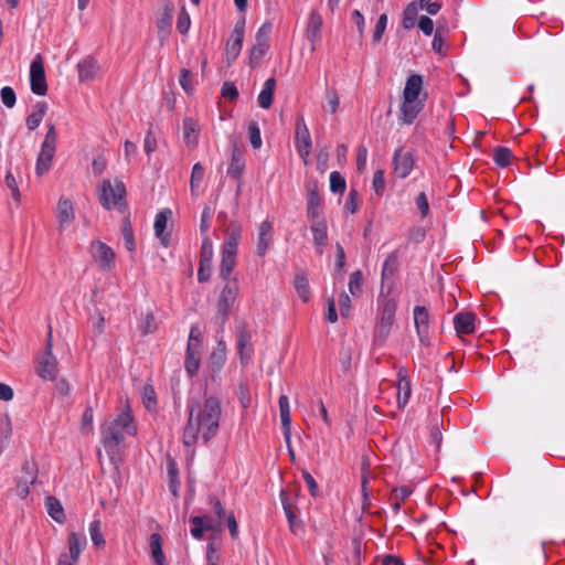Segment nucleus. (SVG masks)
<instances>
[{"mask_svg":"<svg viewBox=\"0 0 565 565\" xmlns=\"http://www.w3.org/2000/svg\"><path fill=\"white\" fill-rule=\"evenodd\" d=\"M188 420L183 429L182 441L184 446L192 447L198 440L200 434L207 444L218 431L222 414L221 399L215 395L205 397L203 403L199 401H188Z\"/></svg>","mask_w":565,"mask_h":565,"instance_id":"f257e3e1","label":"nucleus"},{"mask_svg":"<svg viewBox=\"0 0 565 565\" xmlns=\"http://www.w3.org/2000/svg\"><path fill=\"white\" fill-rule=\"evenodd\" d=\"M125 434L135 436L137 427L129 406L118 414L113 420L100 426L102 444L110 459L118 452V446L125 440Z\"/></svg>","mask_w":565,"mask_h":565,"instance_id":"f03ea898","label":"nucleus"},{"mask_svg":"<svg viewBox=\"0 0 565 565\" xmlns=\"http://www.w3.org/2000/svg\"><path fill=\"white\" fill-rule=\"evenodd\" d=\"M98 199L105 210L116 207L121 214L126 213V186L121 180H115L114 184L108 179L103 180Z\"/></svg>","mask_w":565,"mask_h":565,"instance_id":"7ed1b4c3","label":"nucleus"},{"mask_svg":"<svg viewBox=\"0 0 565 565\" xmlns=\"http://www.w3.org/2000/svg\"><path fill=\"white\" fill-rule=\"evenodd\" d=\"M57 132L53 124L47 125V131L41 145V150L36 158L35 172L39 177L49 172L56 152Z\"/></svg>","mask_w":565,"mask_h":565,"instance_id":"20e7f679","label":"nucleus"},{"mask_svg":"<svg viewBox=\"0 0 565 565\" xmlns=\"http://www.w3.org/2000/svg\"><path fill=\"white\" fill-rule=\"evenodd\" d=\"M223 281L225 284L220 291L215 307L216 315L220 318L222 324L228 320L239 291L238 281L236 278Z\"/></svg>","mask_w":565,"mask_h":565,"instance_id":"39448f33","label":"nucleus"},{"mask_svg":"<svg viewBox=\"0 0 565 565\" xmlns=\"http://www.w3.org/2000/svg\"><path fill=\"white\" fill-rule=\"evenodd\" d=\"M57 360L53 354L52 330L47 333L45 352L39 360L36 374L44 381H54L57 376Z\"/></svg>","mask_w":565,"mask_h":565,"instance_id":"423d86ee","label":"nucleus"},{"mask_svg":"<svg viewBox=\"0 0 565 565\" xmlns=\"http://www.w3.org/2000/svg\"><path fill=\"white\" fill-rule=\"evenodd\" d=\"M416 150L413 148L405 149L404 147H399L394 151L392 164L394 168L395 174L399 179L407 178L416 163Z\"/></svg>","mask_w":565,"mask_h":565,"instance_id":"0eeeda50","label":"nucleus"},{"mask_svg":"<svg viewBox=\"0 0 565 565\" xmlns=\"http://www.w3.org/2000/svg\"><path fill=\"white\" fill-rule=\"evenodd\" d=\"M295 143L300 158L303 160V163L308 164L312 140L303 116H298L296 120Z\"/></svg>","mask_w":565,"mask_h":565,"instance_id":"6e6552de","label":"nucleus"},{"mask_svg":"<svg viewBox=\"0 0 565 565\" xmlns=\"http://www.w3.org/2000/svg\"><path fill=\"white\" fill-rule=\"evenodd\" d=\"M245 34V22L244 20L238 21L228 39L225 47V60L228 66H231L238 57L244 41Z\"/></svg>","mask_w":565,"mask_h":565,"instance_id":"1a4fd4ad","label":"nucleus"},{"mask_svg":"<svg viewBox=\"0 0 565 565\" xmlns=\"http://www.w3.org/2000/svg\"><path fill=\"white\" fill-rule=\"evenodd\" d=\"M30 85L31 90L35 95L44 96L47 93V84L42 58L38 55L30 66Z\"/></svg>","mask_w":565,"mask_h":565,"instance_id":"9d476101","label":"nucleus"},{"mask_svg":"<svg viewBox=\"0 0 565 565\" xmlns=\"http://www.w3.org/2000/svg\"><path fill=\"white\" fill-rule=\"evenodd\" d=\"M414 324L418 340L422 344L429 343V312L425 306H415L413 309Z\"/></svg>","mask_w":565,"mask_h":565,"instance_id":"9b49d317","label":"nucleus"},{"mask_svg":"<svg viewBox=\"0 0 565 565\" xmlns=\"http://www.w3.org/2000/svg\"><path fill=\"white\" fill-rule=\"evenodd\" d=\"M90 253L94 260L104 270H110L115 266V253L105 243L100 241L93 242L90 244Z\"/></svg>","mask_w":565,"mask_h":565,"instance_id":"f8f14e48","label":"nucleus"},{"mask_svg":"<svg viewBox=\"0 0 565 565\" xmlns=\"http://www.w3.org/2000/svg\"><path fill=\"white\" fill-rule=\"evenodd\" d=\"M322 25H323V20H322L321 14L318 11L312 10L309 13L306 30H305V35H306L307 40L310 42V51L311 52L316 51L317 42L321 40Z\"/></svg>","mask_w":565,"mask_h":565,"instance_id":"ddd939ff","label":"nucleus"},{"mask_svg":"<svg viewBox=\"0 0 565 565\" xmlns=\"http://www.w3.org/2000/svg\"><path fill=\"white\" fill-rule=\"evenodd\" d=\"M236 345L243 365L247 364L250 360L253 352L252 348V334L245 323L237 327Z\"/></svg>","mask_w":565,"mask_h":565,"instance_id":"4468645a","label":"nucleus"},{"mask_svg":"<svg viewBox=\"0 0 565 565\" xmlns=\"http://www.w3.org/2000/svg\"><path fill=\"white\" fill-rule=\"evenodd\" d=\"M397 407L403 409L412 395V383L406 367L402 366L397 371Z\"/></svg>","mask_w":565,"mask_h":565,"instance_id":"2eb2a0df","label":"nucleus"},{"mask_svg":"<svg viewBox=\"0 0 565 565\" xmlns=\"http://www.w3.org/2000/svg\"><path fill=\"white\" fill-rule=\"evenodd\" d=\"M274 239V227L271 222L263 221L258 226V236L256 253L259 257H264Z\"/></svg>","mask_w":565,"mask_h":565,"instance_id":"dca6fc26","label":"nucleus"},{"mask_svg":"<svg viewBox=\"0 0 565 565\" xmlns=\"http://www.w3.org/2000/svg\"><path fill=\"white\" fill-rule=\"evenodd\" d=\"M476 315L471 311H461L454 317V327L458 337L471 334L476 330Z\"/></svg>","mask_w":565,"mask_h":565,"instance_id":"f3484780","label":"nucleus"},{"mask_svg":"<svg viewBox=\"0 0 565 565\" xmlns=\"http://www.w3.org/2000/svg\"><path fill=\"white\" fill-rule=\"evenodd\" d=\"M173 19V4L167 2L163 6V10L157 19L158 35L161 44L163 43L167 35L170 33L171 24Z\"/></svg>","mask_w":565,"mask_h":565,"instance_id":"a211bd4d","label":"nucleus"},{"mask_svg":"<svg viewBox=\"0 0 565 565\" xmlns=\"http://www.w3.org/2000/svg\"><path fill=\"white\" fill-rule=\"evenodd\" d=\"M312 233L313 244L317 247L318 254L323 253V248L328 245V226L326 220H318L310 226Z\"/></svg>","mask_w":565,"mask_h":565,"instance_id":"6ab92c4d","label":"nucleus"},{"mask_svg":"<svg viewBox=\"0 0 565 565\" xmlns=\"http://www.w3.org/2000/svg\"><path fill=\"white\" fill-rule=\"evenodd\" d=\"M171 214L170 210L161 211L156 215L154 218V234L160 239L161 244L164 247H168L170 245V232H167V225H168V218Z\"/></svg>","mask_w":565,"mask_h":565,"instance_id":"aec40b11","label":"nucleus"},{"mask_svg":"<svg viewBox=\"0 0 565 565\" xmlns=\"http://www.w3.org/2000/svg\"><path fill=\"white\" fill-rule=\"evenodd\" d=\"M225 239L222 249L237 250L238 242L242 236V225L237 221H232L224 228Z\"/></svg>","mask_w":565,"mask_h":565,"instance_id":"412c9836","label":"nucleus"},{"mask_svg":"<svg viewBox=\"0 0 565 565\" xmlns=\"http://www.w3.org/2000/svg\"><path fill=\"white\" fill-rule=\"evenodd\" d=\"M237 250L222 249L218 276L222 280H232L231 275L236 266Z\"/></svg>","mask_w":565,"mask_h":565,"instance_id":"4be33fe9","label":"nucleus"},{"mask_svg":"<svg viewBox=\"0 0 565 565\" xmlns=\"http://www.w3.org/2000/svg\"><path fill=\"white\" fill-rule=\"evenodd\" d=\"M245 170V157L243 151L237 147L236 143L233 145L231 162L227 168V174L235 179L241 180V177Z\"/></svg>","mask_w":565,"mask_h":565,"instance_id":"5701e85b","label":"nucleus"},{"mask_svg":"<svg viewBox=\"0 0 565 565\" xmlns=\"http://www.w3.org/2000/svg\"><path fill=\"white\" fill-rule=\"evenodd\" d=\"M99 64L93 56H86L77 64L78 77L81 82L94 79L99 72Z\"/></svg>","mask_w":565,"mask_h":565,"instance_id":"b1692460","label":"nucleus"},{"mask_svg":"<svg viewBox=\"0 0 565 565\" xmlns=\"http://www.w3.org/2000/svg\"><path fill=\"white\" fill-rule=\"evenodd\" d=\"M86 544L87 541L84 534L72 532L68 535L67 540L68 553L66 554V557H68V559H72L73 562H78L79 555L82 551L85 548Z\"/></svg>","mask_w":565,"mask_h":565,"instance_id":"393cba45","label":"nucleus"},{"mask_svg":"<svg viewBox=\"0 0 565 565\" xmlns=\"http://www.w3.org/2000/svg\"><path fill=\"white\" fill-rule=\"evenodd\" d=\"M423 108V102L417 99L415 102H407L403 98V104L401 107V121L405 125H412Z\"/></svg>","mask_w":565,"mask_h":565,"instance_id":"a878e982","label":"nucleus"},{"mask_svg":"<svg viewBox=\"0 0 565 565\" xmlns=\"http://www.w3.org/2000/svg\"><path fill=\"white\" fill-rule=\"evenodd\" d=\"M279 415H280V422L284 430V436L286 438V441L289 443L290 440V426H291V416H290V406H289V399L287 395L281 394L279 396Z\"/></svg>","mask_w":565,"mask_h":565,"instance_id":"bb28decb","label":"nucleus"},{"mask_svg":"<svg viewBox=\"0 0 565 565\" xmlns=\"http://www.w3.org/2000/svg\"><path fill=\"white\" fill-rule=\"evenodd\" d=\"M423 88V77L418 74L411 75L405 83L403 98L407 102H415Z\"/></svg>","mask_w":565,"mask_h":565,"instance_id":"cd10ccee","label":"nucleus"},{"mask_svg":"<svg viewBox=\"0 0 565 565\" xmlns=\"http://www.w3.org/2000/svg\"><path fill=\"white\" fill-rule=\"evenodd\" d=\"M182 128H183V140H184L185 145L189 148L195 147L198 145L199 132H200V128H199L196 120H194L191 117H185L183 119Z\"/></svg>","mask_w":565,"mask_h":565,"instance_id":"c85d7f7f","label":"nucleus"},{"mask_svg":"<svg viewBox=\"0 0 565 565\" xmlns=\"http://www.w3.org/2000/svg\"><path fill=\"white\" fill-rule=\"evenodd\" d=\"M276 88L275 77H269L265 81L264 87L258 94L257 102L259 107L264 109L270 108L274 102V93Z\"/></svg>","mask_w":565,"mask_h":565,"instance_id":"c756f323","label":"nucleus"},{"mask_svg":"<svg viewBox=\"0 0 565 565\" xmlns=\"http://www.w3.org/2000/svg\"><path fill=\"white\" fill-rule=\"evenodd\" d=\"M74 217L75 215L72 202L67 199H60L57 204V220L60 228L68 226Z\"/></svg>","mask_w":565,"mask_h":565,"instance_id":"7c9ffc66","label":"nucleus"},{"mask_svg":"<svg viewBox=\"0 0 565 565\" xmlns=\"http://www.w3.org/2000/svg\"><path fill=\"white\" fill-rule=\"evenodd\" d=\"M149 547L154 563L157 565H167L166 555L162 550V536L159 533L150 535Z\"/></svg>","mask_w":565,"mask_h":565,"instance_id":"2f4dec72","label":"nucleus"},{"mask_svg":"<svg viewBox=\"0 0 565 565\" xmlns=\"http://www.w3.org/2000/svg\"><path fill=\"white\" fill-rule=\"evenodd\" d=\"M397 310V301L394 298H385L381 305L380 323L393 326L395 322V313Z\"/></svg>","mask_w":565,"mask_h":565,"instance_id":"473e14b6","label":"nucleus"},{"mask_svg":"<svg viewBox=\"0 0 565 565\" xmlns=\"http://www.w3.org/2000/svg\"><path fill=\"white\" fill-rule=\"evenodd\" d=\"M45 508L49 515L57 523H64L66 518L61 501L52 495L46 497Z\"/></svg>","mask_w":565,"mask_h":565,"instance_id":"72a5a7b5","label":"nucleus"},{"mask_svg":"<svg viewBox=\"0 0 565 565\" xmlns=\"http://www.w3.org/2000/svg\"><path fill=\"white\" fill-rule=\"evenodd\" d=\"M201 361V349H193L190 345L186 347V354L184 360V369L189 375L193 376L198 373Z\"/></svg>","mask_w":565,"mask_h":565,"instance_id":"f704fd0d","label":"nucleus"},{"mask_svg":"<svg viewBox=\"0 0 565 565\" xmlns=\"http://www.w3.org/2000/svg\"><path fill=\"white\" fill-rule=\"evenodd\" d=\"M398 269V252H392L383 263L381 280L382 285L385 280H388L394 277Z\"/></svg>","mask_w":565,"mask_h":565,"instance_id":"c9c22d12","label":"nucleus"},{"mask_svg":"<svg viewBox=\"0 0 565 565\" xmlns=\"http://www.w3.org/2000/svg\"><path fill=\"white\" fill-rule=\"evenodd\" d=\"M294 287L303 302H308L310 300L311 291L309 280L305 271H299L295 275Z\"/></svg>","mask_w":565,"mask_h":565,"instance_id":"e433bc0d","label":"nucleus"},{"mask_svg":"<svg viewBox=\"0 0 565 565\" xmlns=\"http://www.w3.org/2000/svg\"><path fill=\"white\" fill-rule=\"evenodd\" d=\"M47 105L45 102H38L34 110L26 117L25 124L29 130L36 129L46 114Z\"/></svg>","mask_w":565,"mask_h":565,"instance_id":"4c0bfd02","label":"nucleus"},{"mask_svg":"<svg viewBox=\"0 0 565 565\" xmlns=\"http://www.w3.org/2000/svg\"><path fill=\"white\" fill-rule=\"evenodd\" d=\"M307 191V206H321L322 200L319 192V183L317 180L311 179L306 182Z\"/></svg>","mask_w":565,"mask_h":565,"instance_id":"58836bf2","label":"nucleus"},{"mask_svg":"<svg viewBox=\"0 0 565 565\" xmlns=\"http://www.w3.org/2000/svg\"><path fill=\"white\" fill-rule=\"evenodd\" d=\"M167 472L169 477V489L171 493L177 497L179 494L180 479L179 469L173 459H169L167 462Z\"/></svg>","mask_w":565,"mask_h":565,"instance_id":"ea45409f","label":"nucleus"},{"mask_svg":"<svg viewBox=\"0 0 565 565\" xmlns=\"http://www.w3.org/2000/svg\"><path fill=\"white\" fill-rule=\"evenodd\" d=\"M418 17V4L416 1H412L406 6L403 11L402 25L406 30H411L415 26Z\"/></svg>","mask_w":565,"mask_h":565,"instance_id":"a19ab883","label":"nucleus"},{"mask_svg":"<svg viewBox=\"0 0 565 565\" xmlns=\"http://www.w3.org/2000/svg\"><path fill=\"white\" fill-rule=\"evenodd\" d=\"M269 50V45L259 46V43H255L249 53V66L252 68H257L260 66L264 56L267 54Z\"/></svg>","mask_w":565,"mask_h":565,"instance_id":"79ce46f5","label":"nucleus"},{"mask_svg":"<svg viewBox=\"0 0 565 565\" xmlns=\"http://www.w3.org/2000/svg\"><path fill=\"white\" fill-rule=\"evenodd\" d=\"M204 177V168L200 162L194 163L192 167L191 179H190V190L192 195H196L198 190L201 185V182Z\"/></svg>","mask_w":565,"mask_h":565,"instance_id":"37998d69","label":"nucleus"},{"mask_svg":"<svg viewBox=\"0 0 565 565\" xmlns=\"http://www.w3.org/2000/svg\"><path fill=\"white\" fill-rule=\"evenodd\" d=\"M89 535L93 544L96 547H103L105 546V539L102 533V522L99 520H94L89 524Z\"/></svg>","mask_w":565,"mask_h":565,"instance_id":"c03bdc74","label":"nucleus"},{"mask_svg":"<svg viewBox=\"0 0 565 565\" xmlns=\"http://www.w3.org/2000/svg\"><path fill=\"white\" fill-rule=\"evenodd\" d=\"M511 159L512 151L508 147H497L493 150V160L499 167H508L511 162Z\"/></svg>","mask_w":565,"mask_h":565,"instance_id":"a18cd8bd","label":"nucleus"},{"mask_svg":"<svg viewBox=\"0 0 565 565\" xmlns=\"http://www.w3.org/2000/svg\"><path fill=\"white\" fill-rule=\"evenodd\" d=\"M348 286L352 296L359 297L362 294L363 274L360 269L350 275Z\"/></svg>","mask_w":565,"mask_h":565,"instance_id":"49530a36","label":"nucleus"},{"mask_svg":"<svg viewBox=\"0 0 565 565\" xmlns=\"http://www.w3.org/2000/svg\"><path fill=\"white\" fill-rule=\"evenodd\" d=\"M347 189L344 177L339 171L330 173V191L337 194H343Z\"/></svg>","mask_w":565,"mask_h":565,"instance_id":"de8ad7c7","label":"nucleus"},{"mask_svg":"<svg viewBox=\"0 0 565 565\" xmlns=\"http://www.w3.org/2000/svg\"><path fill=\"white\" fill-rule=\"evenodd\" d=\"M281 504H282V509L285 511L290 531L294 532V530L298 523V519H297V515L294 512L291 503L289 502V499L285 492H281Z\"/></svg>","mask_w":565,"mask_h":565,"instance_id":"09e8293b","label":"nucleus"},{"mask_svg":"<svg viewBox=\"0 0 565 565\" xmlns=\"http://www.w3.org/2000/svg\"><path fill=\"white\" fill-rule=\"evenodd\" d=\"M204 521H207V515H195L190 519V523L192 524L190 532L196 540H201L204 535Z\"/></svg>","mask_w":565,"mask_h":565,"instance_id":"8fccbe9b","label":"nucleus"},{"mask_svg":"<svg viewBox=\"0 0 565 565\" xmlns=\"http://www.w3.org/2000/svg\"><path fill=\"white\" fill-rule=\"evenodd\" d=\"M122 238L126 248L129 252H132L135 249V237H134V231L131 227V223L128 216H125L124 218V225H122Z\"/></svg>","mask_w":565,"mask_h":565,"instance_id":"3c124183","label":"nucleus"},{"mask_svg":"<svg viewBox=\"0 0 565 565\" xmlns=\"http://www.w3.org/2000/svg\"><path fill=\"white\" fill-rule=\"evenodd\" d=\"M93 419H94V411L92 405L87 404L85 407V411L82 416L81 420V430L82 433H93L94 426H93Z\"/></svg>","mask_w":565,"mask_h":565,"instance_id":"603ef678","label":"nucleus"},{"mask_svg":"<svg viewBox=\"0 0 565 565\" xmlns=\"http://www.w3.org/2000/svg\"><path fill=\"white\" fill-rule=\"evenodd\" d=\"M273 25L270 22H265L256 32L255 40L259 43V46L269 45V39L271 34Z\"/></svg>","mask_w":565,"mask_h":565,"instance_id":"864d4df0","label":"nucleus"},{"mask_svg":"<svg viewBox=\"0 0 565 565\" xmlns=\"http://www.w3.org/2000/svg\"><path fill=\"white\" fill-rule=\"evenodd\" d=\"M393 326L385 323H377L374 332L373 342L376 345H383L386 341L387 337L391 333V329Z\"/></svg>","mask_w":565,"mask_h":565,"instance_id":"5fc2aeb1","label":"nucleus"},{"mask_svg":"<svg viewBox=\"0 0 565 565\" xmlns=\"http://www.w3.org/2000/svg\"><path fill=\"white\" fill-rule=\"evenodd\" d=\"M209 504L211 505L212 512L217 518V526L221 527L223 519L225 516V509H224L222 502L220 501V499L217 497L210 495L209 497Z\"/></svg>","mask_w":565,"mask_h":565,"instance_id":"6e6d98bb","label":"nucleus"},{"mask_svg":"<svg viewBox=\"0 0 565 565\" xmlns=\"http://www.w3.org/2000/svg\"><path fill=\"white\" fill-rule=\"evenodd\" d=\"M142 401L148 411L157 407L156 392L151 385H145L142 388Z\"/></svg>","mask_w":565,"mask_h":565,"instance_id":"4d7b16f0","label":"nucleus"},{"mask_svg":"<svg viewBox=\"0 0 565 565\" xmlns=\"http://www.w3.org/2000/svg\"><path fill=\"white\" fill-rule=\"evenodd\" d=\"M248 135L249 141L254 149H259L263 145L260 129L256 121H250L248 124Z\"/></svg>","mask_w":565,"mask_h":565,"instance_id":"13d9d810","label":"nucleus"},{"mask_svg":"<svg viewBox=\"0 0 565 565\" xmlns=\"http://www.w3.org/2000/svg\"><path fill=\"white\" fill-rule=\"evenodd\" d=\"M213 243L209 236H204L201 244L200 260L213 262Z\"/></svg>","mask_w":565,"mask_h":565,"instance_id":"bf43d9fd","label":"nucleus"},{"mask_svg":"<svg viewBox=\"0 0 565 565\" xmlns=\"http://www.w3.org/2000/svg\"><path fill=\"white\" fill-rule=\"evenodd\" d=\"M192 73L188 68L180 71L179 84L186 94H192L194 88L192 86Z\"/></svg>","mask_w":565,"mask_h":565,"instance_id":"052dcab7","label":"nucleus"},{"mask_svg":"<svg viewBox=\"0 0 565 565\" xmlns=\"http://www.w3.org/2000/svg\"><path fill=\"white\" fill-rule=\"evenodd\" d=\"M4 182H6V185L8 186V189H10V191H11L12 199L15 202H20L21 193H20V190L18 186V182H17L14 175L10 171L7 172Z\"/></svg>","mask_w":565,"mask_h":565,"instance_id":"680f3d73","label":"nucleus"},{"mask_svg":"<svg viewBox=\"0 0 565 565\" xmlns=\"http://www.w3.org/2000/svg\"><path fill=\"white\" fill-rule=\"evenodd\" d=\"M190 25H191L190 15H189L188 11L185 10V8L183 7L178 17L177 29L181 34H185V33H188Z\"/></svg>","mask_w":565,"mask_h":565,"instance_id":"e2e57ef3","label":"nucleus"},{"mask_svg":"<svg viewBox=\"0 0 565 565\" xmlns=\"http://www.w3.org/2000/svg\"><path fill=\"white\" fill-rule=\"evenodd\" d=\"M431 46H433V50L440 55H445L447 52V45L443 38L440 28H437L435 31Z\"/></svg>","mask_w":565,"mask_h":565,"instance_id":"0e129e2a","label":"nucleus"},{"mask_svg":"<svg viewBox=\"0 0 565 565\" xmlns=\"http://www.w3.org/2000/svg\"><path fill=\"white\" fill-rule=\"evenodd\" d=\"M363 544L360 539L352 540V558L351 562L353 565H362L363 559Z\"/></svg>","mask_w":565,"mask_h":565,"instance_id":"69168bd1","label":"nucleus"},{"mask_svg":"<svg viewBox=\"0 0 565 565\" xmlns=\"http://www.w3.org/2000/svg\"><path fill=\"white\" fill-rule=\"evenodd\" d=\"M1 100L3 105L8 108H12L15 105L17 96L15 92L10 86H4L0 92Z\"/></svg>","mask_w":565,"mask_h":565,"instance_id":"338daca9","label":"nucleus"},{"mask_svg":"<svg viewBox=\"0 0 565 565\" xmlns=\"http://www.w3.org/2000/svg\"><path fill=\"white\" fill-rule=\"evenodd\" d=\"M212 275V263L200 260L199 269H198V280L199 282H206L210 280Z\"/></svg>","mask_w":565,"mask_h":565,"instance_id":"774afa93","label":"nucleus"}]
</instances>
